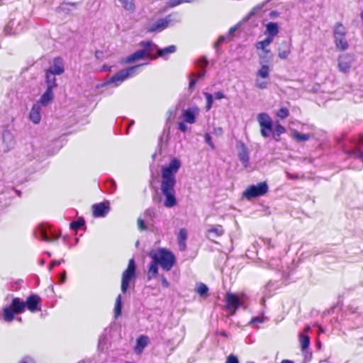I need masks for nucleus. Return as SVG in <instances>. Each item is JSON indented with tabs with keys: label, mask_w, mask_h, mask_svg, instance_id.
Listing matches in <instances>:
<instances>
[{
	"label": "nucleus",
	"mask_w": 363,
	"mask_h": 363,
	"mask_svg": "<svg viewBox=\"0 0 363 363\" xmlns=\"http://www.w3.org/2000/svg\"><path fill=\"white\" fill-rule=\"evenodd\" d=\"M181 167V160L173 157L161 168L160 190L164 197L163 205L166 208H172L177 203L174 187L177 182L176 174Z\"/></svg>",
	"instance_id": "f257e3e1"
},
{
	"label": "nucleus",
	"mask_w": 363,
	"mask_h": 363,
	"mask_svg": "<svg viewBox=\"0 0 363 363\" xmlns=\"http://www.w3.org/2000/svg\"><path fill=\"white\" fill-rule=\"evenodd\" d=\"M152 259L147 270V277L148 280L155 278L158 274V266L165 271H169L174 264L175 257L169 251L164 248L153 250L149 253Z\"/></svg>",
	"instance_id": "f03ea898"
},
{
	"label": "nucleus",
	"mask_w": 363,
	"mask_h": 363,
	"mask_svg": "<svg viewBox=\"0 0 363 363\" xmlns=\"http://www.w3.org/2000/svg\"><path fill=\"white\" fill-rule=\"evenodd\" d=\"M65 72L64 61L61 57H55L50 62V67L45 71V84H57L56 75H61Z\"/></svg>",
	"instance_id": "7ed1b4c3"
},
{
	"label": "nucleus",
	"mask_w": 363,
	"mask_h": 363,
	"mask_svg": "<svg viewBox=\"0 0 363 363\" xmlns=\"http://www.w3.org/2000/svg\"><path fill=\"white\" fill-rule=\"evenodd\" d=\"M180 18L177 13H172L164 18L158 19L156 22L147 26V32H160L174 23L179 22Z\"/></svg>",
	"instance_id": "20e7f679"
},
{
	"label": "nucleus",
	"mask_w": 363,
	"mask_h": 363,
	"mask_svg": "<svg viewBox=\"0 0 363 363\" xmlns=\"http://www.w3.org/2000/svg\"><path fill=\"white\" fill-rule=\"evenodd\" d=\"M140 66V65L134 66L118 72L112 76L107 82L101 84V86H105L110 84H114L115 86H119L129 77L135 76Z\"/></svg>",
	"instance_id": "39448f33"
},
{
	"label": "nucleus",
	"mask_w": 363,
	"mask_h": 363,
	"mask_svg": "<svg viewBox=\"0 0 363 363\" xmlns=\"http://www.w3.org/2000/svg\"><path fill=\"white\" fill-rule=\"evenodd\" d=\"M46 90L40 96L39 101L33 105L30 113H40L41 107L49 105L53 98V89L57 86V84H46Z\"/></svg>",
	"instance_id": "423d86ee"
},
{
	"label": "nucleus",
	"mask_w": 363,
	"mask_h": 363,
	"mask_svg": "<svg viewBox=\"0 0 363 363\" xmlns=\"http://www.w3.org/2000/svg\"><path fill=\"white\" fill-rule=\"evenodd\" d=\"M26 304L18 298L12 300L11 305L5 306L3 308V318L6 322H11L13 320L15 313H21L24 311Z\"/></svg>",
	"instance_id": "0eeeda50"
},
{
	"label": "nucleus",
	"mask_w": 363,
	"mask_h": 363,
	"mask_svg": "<svg viewBox=\"0 0 363 363\" xmlns=\"http://www.w3.org/2000/svg\"><path fill=\"white\" fill-rule=\"evenodd\" d=\"M136 264L133 259H130L128 262L127 268L123 271L121 278V291L125 294L130 284L135 279Z\"/></svg>",
	"instance_id": "6e6552de"
},
{
	"label": "nucleus",
	"mask_w": 363,
	"mask_h": 363,
	"mask_svg": "<svg viewBox=\"0 0 363 363\" xmlns=\"http://www.w3.org/2000/svg\"><path fill=\"white\" fill-rule=\"evenodd\" d=\"M356 61V56L352 53H342L337 60V67L340 72L349 74L353 64Z\"/></svg>",
	"instance_id": "1a4fd4ad"
},
{
	"label": "nucleus",
	"mask_w": 363,
	"mask_h": 363,
	"mask_svg": "<svg viewBox=\"0 0 363 363\" xmlns=\"http://www.w3.org/2000/svg\"><path fill=\"white\" fill-rule=\"evenodd\" d=\"M226 308L230 311V315H235L236 310L244 305L245 296H239L235 294L227 292L225 294Z\"/></svg>",
	"instance_id": "9d476101"
},
{
	"label": "nucleus",
	"mask_w": 363,
	"mask_h": 363,
	"mask_svg": "<svg viewBox=\"0 0 363 363\" xmlns=\"http://www.w3.org/2000/svg\"><path fill=\"white\" fill-rule=\"evenodd\" d=\"M268 191V186L266 182H261L257 185L248 186L242 193V196L247 199H251L262 196Z\"/></svg>",
	"instance_id": "9b49d317"
},
{
	"label": "nucleus",
	"mask_w": 363,
	"mask_h": 363,
	"mask_svg": "<svg viewBox=\"0 0 363 363\" xmlns=\"http://www.w3.org/2000/svg\"><path fill=\"white\" fill-rule=\"evenodd\" d=\"M271 57L268 60H264V56L262 54H259V61L260 67L256 72V77H262V78H269L270 72L272 71V65L270 63Z\"/></svg>",
	"instance_id": "f8f14e48"
},
{
	"label": "nucleus",
	"mask_w": 363,
	"mask_h": 363,
	"mask_svg": "<svg viewBox=\"0 0 363 363\" xmlns=\"http://www.w3.org/2000/svg\"><path fill=\"white\" fill-rule=\"evenodd\" d=\"M258 121L262 135L264 138L269 136L273 130V124L269 115H259Z\"/></svg>",
	"instance_id": "ddd939ff"
},
{
	"label": "nucleus",
	"mask_w": 363,
	"mask_h": 363,
	"mask_svg": "<svg viewBox=\"0 0 363 363\" xmlns=\"http://www.w3.org/2000/svg\"><path fill=\"white\" fill-rule=\"evenodd\" d=\"M273 42L272 40L266 38L265 39L262 40H259L256 43L255 48L256 49L259 51V54H262L264 56V60H267L268 55L271 54V50L269 48V46L271 43Z\"/></svg>",
	"instance_id": "4468645a"
},
{
	"label": "nucleus",
	"mask_w": 363,
	"mask_h": 363,
	"mask_svg": "<svg viewBox=\"0 0 363 363\" xmlns=\"http://www.w3.org/2000/svg\"><path fill=\"white\" fill-rule=\"evenodd\" d=\"M140 46L143 48L144 51H145V55L148 59L155 60L158 57V55H155L154 52L155 51L157 52V49H159V48L152 41H143L140 43Z\"/></svg>",
	"instance_id": "2eb2a0df"
},
{
	"label": "nucleus",
	"mask_w": 363,
	"mask_h": 363,
	"mask_svg": "<svg viewBox=\"0 0 363 363\" xmlns=\"http://www.w3.org/2000/svg\"><path fill=\"white\" fill-rule=\"evenodd\" d=\"M203 96L206 99V111H208L213 104L214 100H220L225 98V95L223 91H217L213 95L208 93L203 92Z\"/></svg>",
	"instance_id": "dca6fc26"
},
{
	"label": "nucleus",
	"mask_w": 363,
	"mask_h": 363,
	"mask_svg": "<svg viewBox=\"0 0 363 363\" xmlns=\"http://www.w3.org/2000/svg\"><path fill=\"white\" fill-rule=\"evenodd\" d=\"M24 26L20 21H11L4 28V32L8 35H16L22 32Z\"/></svg>",
	"instance_id": "f3484780"
},
{
	"label": "nucleus",
	"mask_w": 363,
	"mask_h": 363,
	"mask_svg": "<svg viewBox=\"0 0 363 363\" xmlns=\"http://www.w3.org/2000/svg\"><path fill=\"white\" fill-rule=\"evenodd\" d=\"M291 43L287 41H283L277 50L278 57L281 60H286L291 55Z\"/></svg>",
	"instance_id": "a211bd4d"
},
{
	"label": "nucleus",
	"mask_w": 363,
	"mask_h": 363,
	"mask_svg": "<svg viewBox=\"0 0 363 363\" xmlns=\"http://www.w3.org/2000/svg\"><path fill=\"white\" fill-rule=\"evenodd\" d=\"M93 215L94 217H104L108 211L109 206L108 203H99L92 206Z\"/></svg>",
	"instance_id": "6ab92c4d"
},
{
	"label": "nucleus",
	"mask_w": 363,
	"mask_h": 363,
	"mask_svg": "<svg viewBox=\"0 0 363 363\" xmlns=\"http://www.w3.org/2000/svg\"><path fill=\"white\" fill-rule=\"evenodd\" d=\"M40 302V298L37 295H31L28 297L27 300L25 303L26 307L28 308V309L30 312H35L37 311H39L40 309L38 308L39 303Z\"/></svg>",
	"instance_id": "aec40b11"
},
{
	"label": "nucleus",
	"mask_w": 363,
	"mask_h": 363,
	"mask_svg": "<svg viewBox=\"0 0 363 363\" xmlns=\"http://www.w3.org/2000/svg\"><path fill=\"white\" fill-rule=\"evenodd\" d=\"M224 233V229L222 225H210L206 230V237L208 239H213L223 235Z\"/></svg>",
	"instance_id": "412c9836"
},
{
	"label": "nucleus",
	"mask_w": 363,
	"mask_h": 363,
	"mask_svg": "<svg viewBox=\"0 0 363 363\" xmlns=\"http://www.w3.org/2000/svg\"><path fill=\"white\" fill-rule=\"evenodd\" d=\"M279 33V26L277 23L270 22L266 25L264 34L267 38L274 40V37Z\"/></svg>",
	"instance_id": "4be33fe9"
},
{
	"label": "nucleus",
	"mask_w": 363,
	"mask_h": 363,
	"mask_svg": "<svg viewBox=\"0 0 363 363\" xmlns=\"http://www.w3.org/2000/svg\"><path fill=\"white\" fill-rule=\"evenodd\" d=\"M334 43L337 50L345 51L349 48V43L346 38V35H340L334 37Z\"/></svg>",
	"instance_id": "5701e85b"
},
{
	"label": "nucleus",
	"mask_w": 363,
	"mask_h": 363,
	"mask_svg": "<svg viewBox=\"0 0 363 363\" xmlns=\"http://www.w3.org/2000/svg\"><path fill=\"white\" fill-rule=\"evenodd\" d=\"M238 157L245 167H247L249 165V152L247 148L242 144L239 149Z\"/></svg>",
	"instance_id": "b1692460"
},
{
	"label": "nucleus",
	"mask_w": 363,
	"mask_h": 363,
	"mask_svg": "<svg viewBox=\"0 0 363 363\" xmlns=\"http://www.w3.org/2000/svg\"><path fill=\"white\" fill-rule=\"evenodd\" d=\"M143 49L136 51L133 54L129 55L125 60L126 63H131L140 60L147 58Z\"/></svg>",
	"instance_id": "393cba45"
},
{
	"label": "nucleus",
	"mask_w": 363,
	"mask_h": 363,
	"mask_svg": "<svg viewBox=\"0 0 363 363\" xmlns=\"http://www.w3.org/2000/svg\"><path fill=\"white\" fill-rule=\"evenodd\" d=\"M188 237L187 230L185 228H182L179 230L177 239L179 242V246L181 250H184L186 248V240Z\"/></svg>",
	"instance_id": "a878e982"
},
{
	"label": "nucleus",
	"mask_w": 363,
	"mask_h": 363,
	"mask_svg": "<svg viewBox=\"0 0 363 363\" xmlns=\"http://www.w3.org/2000/svg\"><path fill=\"white\" fill-rule=\"evenodd\" d=\"M149 338L147 336L142 335L137 339L135 352L137 353H141L143 349L148 345Z\"/></svg>",
	"instance_id": "bb28decb"
},
{
	"label": "nucleus",
	"mask_w": 363,
	"mask_h": 363,
	"mask_svg": "<svg viewBox=\"0 0 363 363\" xmlns=\"http://www.w3.org/2000/svg\"><path fill=\"white\" fill-rule=\"evenodd\" d=\"M270 83L269 78H262V77H256L255 79V85L259 89H265Z\"/></svg>",
	"instance_id": "cd10ccee"
},
{
	"label": "nucleus",
	"mask_w": 363,
	"mask_h": 363,
	"mask_svg": "<svg viewBox=\"0 0 363 363\" xmlns=\"http://www.w3.org/2000/svg\"><path fill=\"white\" fill-rule=\"evenodd\" d=\"M3 140L5 143L7 150L13 149L15 146V140L13 136L9 133H5L3 136Z\"/></svg>",
	"instance_id": "c85d7f7f"
},
{
	"label": "nucleus",
	"mask_w": 363,
	"mask_h": 363,
	"mask_svg": "<svg viewBox=\"0 0 363 363\" xmlns=\"http://www.w3.org/2000/svg\"><path fill=\"white\" fill-rule=\"evenodd\" d=\"M346 34L347 29L341 23H337L335 24L333 28V37H340V35H346Z\"/></svg>",
	"instance_id": "c756f323"
},
{
	"label": "nucleus",
	"mask_w": 363,
	"mask_h": 363,
	"mask_svg": "<svg viewBox=\"0 0 363 363\" xmlns=\"http://www.w3.org/2000/svg\"><path fill=\"white\" fill-rule=\"evenodd\" d=\"M177 48L174 45H169L163 49H157V55L162 57H167L169 54L174 53L176 51Z\"/></svg>",
	"instance_id": "7c9ffc66"
},
{
	"label": "nucleus",
	"mask_w": 363,
	"mask_h": 363,
	"mask_svg": "<svg viewBox=\"0 0 363 363\" xmlns=\"http://www.w3.org/2000/svg\"><path fill=\"white\" fill-rule=\"evenodd\" d=\"M123 8L129 11V12H133L135 11V3L134 0H118Z\"/></svg>",
	"instance_id": "2f4dec72"
},
{
	"label": "nucleus",
	"mask_w": 363,
	"mask_h": 363,
	"mask_svg": "<svg viewBox=\"0 0 363 363\" xmlns=\"http://www.w3.org/2000/svg\"><path fill=\"white\" fill-rule=\"evenodd\" d=\"M291 135L294 140L299 143L306 141L310 138L309 135L301 133L296 130H292Z\"/></svg>",
	"instance_id": "473e14b6"
},
{
	"label": "nucleus",
	"mask_w": 363,
	"mask_h": 363,
	"mask_svg": "<svg viewBox=\"0 0 363 363\" xmlns=\"http://www.w3.org/2000/svg\"><path fill=\"white\" fill-rule=\"evenodd\" d=\"M299 342L301 347V349L306 350L308 347L310 345V338L307 335H305L303 333H301L299 335Z\"/></svg>",
	"instance_id": "72a5a7b5"
},
{
	"label": "nucleus",
	"mask_w": 363,
	"mask_h": 363,
	"mask_svg": "<svg viewBox=\"0 0 363 363\" xmlns=\"http://www.w3.org/2000/svg\"><path fill=\"white\" fill-rule=\"evenodd\" d=\"M286 131V129L282 125L277 124L273 132V136L276 140H279V136Z\"/></svg>",
	"instance_id": "f704fd0d"
},
{
	"label": "nucleus",
	"mask_w": 363,
	"mask_h": 363,
	"mask_svg": "<svg viewBox=\"0 0 363 363\" xmlns=\"http://www.w3.org/2000/svg\"><path fill=\"white\" fill-rule=\"evenodd\" d=\"M121 296L118 295L116 298L114 307V314L116 318H118L121 314Z\"/></svg>",
	"instance_id": "c9c22d12"
},
{
	"label": "nucleus",
	"mask_w": 363,
	"mask_h": 363,
	"mask_svg": "<svg viewBox=\"0 0 363 363\" xmlns=\"http://www.w3.org/2000/svg\"><path fill=\"white\" fill-rule=\"evenodd\" d=\"M208 291V288L206 284L203 283H199L196 284V291L200 296H205L207 294Z\"/></svg>",
	"instance_id": "e433bc0d"
},
{
	"label": "nucleus",
	"mask_w": 363,
	"mask_h": 363,
	"mask_svg": "<svg viewBox=\"0 0 363 363\" xmlns=\"http://www.w3.org/2000/svg\"><path fill=\"white\" fill-rule=\"evenodd\" d=\"M35 233H40V238L45 242H50L52 241V239L47 235L45 228L43 226L39 227Z\"/></svg>",
	"instance_id": "4c0bfd02"
},
{
	"label": "nucleus",
	"mask_w": 363,
	"mask_h": 363,
	"mask_svg": "<svg viewBox=\"0 0 363 363\" xmlns=\"http://www.w3.org/2000/svg\"><path fill=\"white\" fill-rule=\"evenodd\" d=\"M84 224V221L82 219L78 220L77 221H73L70 223V228L74 230H78L81 226Z\"/></svg>",
	"instance_id": "58836bf2"
},
{
	"label": "nucleus",
	"mask_w": 363,
	"mask_h": 363,
	"mask_svg": "<svg viewBox=\"0 0 363 363\" xmlns=\"http://www.w3.org/2000/svg\"><path fill=\"white\" fill-rule=\"evenodd\" d=\"M186 123L192 124L195 122V115H182L181 117Z\"/></svg>",
	"instance_id": "ea45409f"
},
{
	"label": "nucleus",
	"mask_w": 363,
	"mask_h": 363,
	"mask_svg": "<svg viewBox=\"0 0 363 363\" xmlns=\"http://www.w3.org/2000/svg\"><path fill=\"white\" fill-rule=\"evenodd\" d=\"M264 320V317H255L253 318H252V320L250 321L249 324L250 325H252V324H259V323H262Z\"/></svg>",
	"instance_id": "a19ab883"
},
{
	"label": "nucleus",
	"mask_w": 363,
	"mask_h": 363,
	"mask_svg": "<svg viewBox=\"0 0 363 363\" xmlns=\"http://www.w3.org/2000/svg\"><path fill=\"white\" fill-rule=\"evenodd\" d=\"M180 4H182V0H169L167 2V6L169 8H173Z\"/></svg>",
	"instance_id": "79ce46f5"
},
{
	"label": "nucleus",
	"mask_w": 363,
	"mask_h": 363,
	"mask_svg": "<svg viewBox=\"0 0 363 363\" xmlns=\"http://www.w3.org/2000/svg\"><path fill=\"white\" fill-rule=\"evenodd\" d=\"M138 227L140 230H146V227L145 225V220L141 217L138 218Z\"/></svg>",
	"instance_id": "37998d69"
},
{
	"label": "nucleus",
	"mask_w": 363,
	"mask_h": 363,
	"mask_svg": "<svg viewBox=\"0 0 363 363\" xmlns=\"http://www.w3.org/2000/svg\"><path fill=\"white\" fill-rule=\"evenodd\" d=\"M204 138H205V141L206 143L212 148V149H214L215 148V146H214V144L212 142V140H211V137L210 136V135L208 133H206L205 134V136H204Z\"/></svg>",
	"instance_id": "c03bdc74"
},
{
	"label": "nucleus",
	"mask_w": 363,
	"mask_h": 363,
	"mask_svg": "<svg viewBox=\"0 0 363 363\" xmlns=\"http://www.w3.org/2000/svg\"><path fill=\"white\" fill-rule=\"evenodd\" d=\"M225 363H239V361L236 356L234 354H230L228 357Z\"/></svg>",
	"instance_id": "a18cd8bd"
},
{
	"label": "nucleus",
	"mask_w": 363,
	"mask_h": 363,
	"mask_svg": "<svg viewBox=\"0 0 363 363\" xmlns=\"http://www.w3.org/2000/svg\"><path fill=\"white\" fill-rule=\"evenodd\" d=\"M155 211L154 209H147L145 211V212L144 213V217L146 218H150V219H152L154 216H155Z\"/></svg>",
	"instance_id": "49530a36"
},
{
	"label": "nucleus",
	"mask_w": 363,
	"mask_h": 363,
	"mask_svg": "<svg viewBox=\"0 0 363 363\" xmlns=\"http://www.w3.org/2000/svg\"><path fill=\"white\" fill-rule=\"evenodd\" d=\"M180 121L179 122V129L182 130V132H185L187 130V126L186 125V122L184 121V120L180 118Z\"/></svg>",
	"instance_id": "de8ad7c7"
},
{
	"label": "nucleus",
	"mask_w": 363,
	"mask_h": 363,
	"mask_svg": "<svg viewBox=\"0 0 363 363\" xmlns=\"http://www.w3.org/2000/svg\"><path fill=\"white\" fill-rule=\"evenodd\" d=\"M28 118L35 124L38 123L40 121V115H28Z\"/></svg>",
	"instance_id": "09e8293b"
},
{
	"label": "nucleus",
	"mask_w": 363,
	"mask_h": 363,
	"mask_svg": "<svg viewBox=\"0 0 363 363\" xmlns=\"http://www.w3.org/2000/svg\"><path fill=\"white\" fill-rule=\"evenodd\" d=\"M161 281H162V285L163 287L168 288L169 286V281H167L166 277L163 275L161 276Z\"/></svg>",
	"instance_id": "8fccbe9b"
},
{
	"label": "nucleus",
	"mask_w": 363,
	"mask_h": 363,
	"mask_svg": "<svg viewBox=\"0 0 363 363\" xmlns=\"http://www.w3.org/2000/svg\"><path fill=\"white\" fill-rule=\"evenodd\" d=\"M225 39V36L221 35L219 37L218 40L215 43V47L217 48L220 44H221L224 40Z\"/></svg>",
	"instance_id": "3c124183"
},
{
	"label": "nucleus",
	"mask_w": 363,
	"mask_h": 363,
	"mask_svg": "<svg viewBox=\"0 0 363 363\" xmlns=\"http://www.w3.org/2000/svg\"><path fill=\"white\" fill-rule=\"evenodd\" d=\"M62 262H64L63 260L62 261H57V260H55L53 261L51 264H50V268H49V270L51 271L52 268L55 266V265H60L61 264Z\"/></svg>",
	"instance_id": "603ef678"
},
{
	"label": "nucleus",
	"mask_w": 363,
	"mask_h": 363,
	"mask_svg": "<svg viewBox=\"0 0 363 363\" xmlns=\"http://www.w3.org/2000/svg\"><path fill=\"white\" fill-rule=\"evenodd\" d=\"M168 139V133H163L162 136L160 138L161 142L164 141L165 143L167 141Z\"/></svg>",
	"instance_id": "864d4df0"
},
{
	"label": "nucleus",
	"mask_w": 363,
	"mask_h": 363,
	"mask_svg": "<svg viewBox=\"0 0 363 363\" xmlns=\"http://www.w3.org/2000/svg\"><path fill=\"white\" fill-rule=\"evenodd\" d=\"M237 30V26H234L230 28L228 31V35H233L234 32Z\"/></svg>",
	"instance_id": "5fc2aeb1"
},
{
	"label": "nucleus",
	"mask_w": 363,
	"mask_h": 363,
	"mask_svg": "<svg viewBox=\"0 0 363 363\" xmlns=\"http://www.w3.org/2000/svg\"><path fill=\"white\" fill-rule=\"evenodd\" d=\"M66 280V274L65 272L63 273L62 275H61V277H60V281L61 284L64 283Z\"/></svg>",
	"instance_id": "6e6d98bb"
},
{
	"label": "nucleus",
	"mask_w": 363,
	"mask_h": 363,
	"mask_svg": "<svg viewBox=\"0 0 363 363\" xmlns=\"http://www.w3.org/2000/svg\"><path fill=\"white\" fill-rule=\"evenodd\" d=\"M283 113V114H285V113H289V110L286 108H281L280 109V113Z\"/></svg>",
	"instance_id": "4d7b16f0"
},
{
	"label": "nucleus",
	"mask_w": 363,
	"mask_h": 363,
	"mask_svg": "<svg viewBox=\"0 0 363 363\" xmlns=\"http://www.w3.org/2000/svg\"><path fill=\"white\" fill-rule=\"evenodd\" d=\"M195 84H196V80L195 79H191L190 82H189V87L192 88L194 86Z\"/></svg>",
	"instance_id": "13d9d810"
},
{
	"label": "nucleus",
	"mask_w": 363,
	"mask_h": 363,
	"mask_svg": "<svg viewBox=\"0 0 363 363\" xmlns=\"http://www.w3.org/2000/svg\"><path fill=\"white\" fill-rule=\"evenodd\" d=\"M270 16H271L272 18H274V17L278 16V12H277V11H272V12H271V13H270Z\"/></svg>",
	"instance_id": "bf43d9fd"
},
{
	"label": "nucleus",
	"mask_w": 363,
	"mask_h": 363,
	"mask_svg": "<svg viewBox=\"0 0 363 363\" xmlns=\"http://www.w3.org/2000/svg\"><path fill=\"white\" fill-rule=\"evenodd\" d=\"M103 71H106V70H108L110 71L111 70V67H107V66H104L101 69Z\"/></svg>",
	"instance_id": "052dcab7"
},
{
	"label": "nucleus",
	"mask_w": 363,
	"mask_h": 363,
	"mask_svg": "<svg viewBox=\"0 0 363 363\" xmlns=\"http://www.w3.org/2000/svg\"><path fill=\"white\" fill-rule=\"evenodd\" d=\"M194 0H182V4H184V3H191V2H193Z\"/></svg>",
	"instance_id": "680f3d73"
},
{
	"label": "nucleus",
	"mask_w": 363,
	"mask_h": 363,
	"mask_svg": "<svg viewBox=\"0 0 363 363\" xmlns=\"http://www.w3.org/2000/svg\"><path fill=\"white\" fill-rule=\"evenodd\" d=\"M359 143H363V135H360L359 137Z\"/></svg>",
	"instance_id": "e2e57ef3"
},
{
	"label": "nucleus",
	"mask_w": 363,
	"mask_h": 363,
	"mask_svg": "<svg viewBox=\"0 0 363 363\" xmlns=\"http://www.w3.org/2000/svg\"><path fill=\"white\" fill-rule=\"evenodd\" d=\"M310 330V327L308 325L304 329V332L305 333H308V331Z\"/></svg>",
	"instance_id": "0e129e2a"
},
{
	"label": "nucleus",
	"mask_w": 363,
	"mask_h": 363,
	"mask_svg": "<svg viewBox=\"0 0 363 363\" xmlns=\"http://www.w3.org/2000/svg\"><path fill=\"white\" fill-rule=\"evenodd\" d=\"M202 63H203V65H202V66H206V65L208 64V62H207V60H206L203 59V62H202Z\"/></svg>",
	"instance_id": "69168bd1"
},
{
	"label": "nucleus",
	"mask_w": 363,
	"mask_h": 363,
	"mask_svg": "<svg viewBox=\"0 0 363 363\" xmlns=\"http://www.w3.org/2000/svg\"><path fill=\"white\" fill-rule=\"evenodd\" d=\"M281 363H294V362H291V361H289V360H283V361L281 362Z\"/></svg>",
	"instance_id": "338daca9"
},
{
	"label": "nucleus",
	"mask_w": 363,
	"mask_h": 363,
	"mask_svg": "<svg viewBox=\"0 0 363 363\" xmlns=\"http://www.w3.org/2000/svg\"><path fill=\"white\" fill-rule=\"evenodd\" d=\"M203 74H201V73L199 74L197 76L198 79L203 78Z\"/></svg>",
	"instance_id": "774afa93"
}]
</instances>
